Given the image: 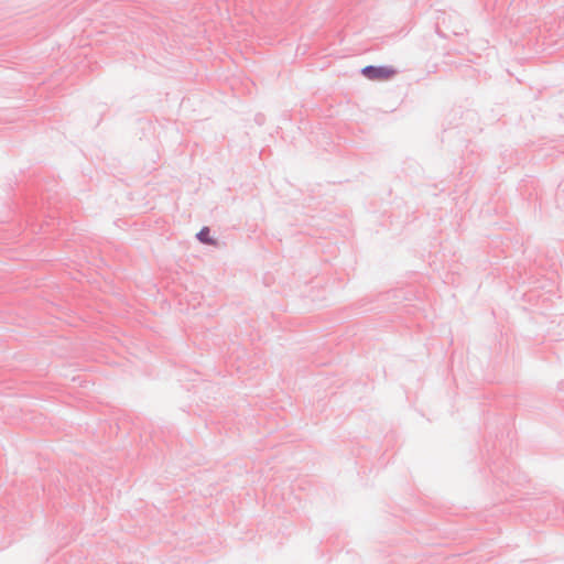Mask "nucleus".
Returning <instances> with one entry per match:
<instances>
[{
    "label": "nucleus",
    "mask_w": 564,
    "mask_h": 564,
    "mask_svg": "<svg viewBox=\"0 0 564 564\" xmlns=\"http://www.w3.org/2000/svg\"><path fill=\"white\" fill-rule=\"evenodd\" d=\"M361 73L370 80L383 82L391 79L397 70L390 66H366Z\"/></svg>",
    "instance_id": "1"
},
{
    "label": "nucleus",
    "mask_w": 564,
    "mask_h": 564,
    "mask_svg": "<svg viewBox=\"0 0 564 564\" xmlns=\"http://www.w3.org/2000/svg\"><path fill=\"white\" fill-rule=\"evenodd\" d=\"M197 238L205 243H214L212 238L209 237V229L207 227H204L198 234Z\"/></svg>",
    "instance_id": "2"
}]
</instances>
